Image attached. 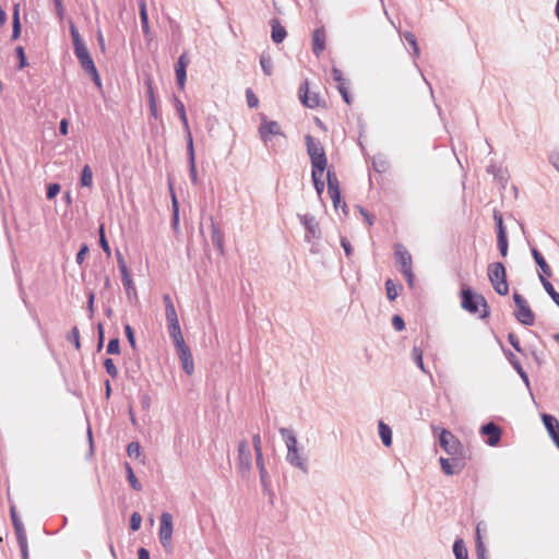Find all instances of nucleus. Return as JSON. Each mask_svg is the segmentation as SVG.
I'll return each instance as SVG.
<instances>
[{"label":"nucleus","instance_id":"nucleus-28","mask_svg":"<svg viewBox=\"0 0 559 559\" xmlns=\"http://www.w3.org/2000/svg\"><path fill=\"white\" fill-rule=\"evenodd\" d=\"M379 436L385 447H390L392 444V430L383 421H379Z\"/></svg>","mask_w":559,"mask_h":559},{"label":"nucleus","instance_id":"nucleus-62","mask_svg":"<svg viewBox=\"0 0 559 559\" xmlns=\"http://www.w3.org/2000/svg\"><path fill=\"white\" fill-rule=\"evenodd\" d=\"M252 445L254 449V453L262 452V441L259 432L254 433L252 437Z\"/></svg>","mask_w":559,"mask_h":559},{"label":"nucleus","instance_id":"nucleus-32","mask_svg":"<svg viewBox=\"0 0 559 559\" xmlns=\"http://www.w3.org/2000/svg\"><path fill=\"white\" fill-rule=\"evenodd\" d=\"M323 171L324 170H317V171H316V169L311 170L313 186H314V189L318 194H321L325 188L324 181L322 180Z\"/></svg>","mask_w":559,"mask_h":559},{"label":"nucleus","instance_id":"nucleus-29","mask_svg":"<svg viewBox=\"0 0 559 559\" xmlns=\"http://www.w3.org/2000/svg\"><path fill=\"white\" fill-rule=\"evenodd\" d=\"M539 281L552 301L559 307V293L555 290L552 284L544 275H539Z\"/></svg>","mask_w":559,"mask_h":559},{"label":"nucleus","instance_id":"nucleus-56","mask_svg":"<svg viewBox=\"0 0 559 559\" xmlns=\"http://www.w3.org/2000/svg\"><path fill=\"white\" fill-rule=\"evenodd\" d=\"M337 90H338L340 94L342 95L344 102L346 104H350L352 99H350V96L348 93V88L346 86V82L337 84Z\"/></svg>","mask_w":559,"mask_h":559},{"label":"nucleus","instance_id":"nucleus-60","mask_svg":"<svg viewBox=\"0 0 559 559\" xmlns=\"http://www.w3.org/2000/svg\"><path fill=\"white\" fill-rule=\"evenodd\" d=\"M508 341L510 343V345L518 352V353H522V348H521V345H520V340L519 337L513 334V333H509L508 335Z\"/></svg>","mask_w":559,"mask_h":559},{"label":"nucleus","instance_id":"nucleus-2","mask_svg":"<svg viewBox=\"0 0 559 559\" xmlns=\"http://www.w3.org/2000/svg\"><path fill=\"white\" fill-rule=\"evenodd\" d=\"M305 143L307 146V153L310 157L312 169L325 170L328 165V158L325 155L324 147L320 140L313 138L310 134L305 136Z\"/></svg>","mask_w":559,"mask_h":559},{"label":"nucleus","instance_id":"nucleus-13","mask_svg":"<svg viewBox=\"0 0 559 559\" xmlns=\"http://www.w3.org/2000/svg\"><path fill=\"white\" fill-rule=\"evenodd\" d=\"M439 462L442 472L448 476L459 474L465 467V456H452L451 459L440 457Z\"/></svg>","mask_w":559,"mask_h":559},{"label":"nucleus","instance_id":"nucleus-42","mask_svg":"<svg viewBox=\"0 0 559 559\" xmlns=\"http://www.w3.org/2000/svg\"><path fill=\"white\" fill-rule=\"evenodd\" d=\"M326 180H328V192L340 189L338 179L334 171H332L330 169L328 170Z\"/></svg>","mask_w":559,"mask_h":559},{"label":"nucleus","instance_id":"nucleus-9","mask_svg":"<svg viewBox=\"0 0 559 559\" xmlns=\"http://www.w3.org/2000/svg\"><path fill=\"white\" fill-rule=\"evenodd\" d=\"M513 300L515 304L514 316L519 322L524 325L531 326L535 322V316L531 310L526 299L519 293L513 294Z\"/></svg>","mask_w":559,"mask_h":559},{"label":"nucleus","instance_id":"nucleus-31","mask_svg":"<svg viewBox=\"0 0 559 559\" xmlns=\"http://www.w3.org/2000/svg\"><path fill=\"white\" fill-rule=\"evenodd\" d=\"M453 554L455 559H468L467 548L463 542V539L457 538L453 544Z\"/></svg>","mask_w":559,"mask_h":559},{"label":"nucleus","instance_id":"nucleus-41","mask_svg":"<svg viewBox=\"0 0 559 559\" xmlns=\"http://www.w3.org/2000/svg\"><path fill=\"white\" fill-rule=\"evenodd\" d=\"M260 66L265 75L270 76L273 70V62L270 56L262 55L260 57Z\"/></svg>","mask_w":559,"mask_h":559},{"label":"nucleus","instance_id":"nucleus-34","mask_svg":"<svg viewBox=\"0 0 559 559\" xmlns=\"http://www.w3.org/2000/svg\"><path fill=\"white\" fill-rule=\"evenodd\" d=\"M124 467H126L127 478H128V481L130 483V486L134 490L141 491L142 490V485L138 480V478L135 477L134 472H133L131 465L129 463H124Z\"/></svg>","mask_w":559,"mask_h":559},{"label":"nucleus","instance_id":"nucleus-54","mask_svg":"<svg viewBox=\"0 0 559 559\" xmlns=\"http://www.w3.org/2000/svg\"><path fill=\"white\" fill-rule=\"evenodd\" d=\"M60 192V185L59 183H50L47 187L46 197L48 200L53 199L58 193Z\"/></svg>","mask_w":559,"mask_h":559},{"label":"nucleus","instance_id":"nucleus-53","mask_svg":"<svg viewBox=\"0 0 559 559\" xmlns=\"http://www.w3.org/2000/svg\"><path fill=\"white\" fill-rule=\"evenodd\" d=\"M119 352H120L119 340L118 338L109 340L108 345H107V353L111 354V355H116V354H119Z\"/></svg>","mask_w":559,"mask_h":559},{"label":"nucleus","instance_id":"nucleus-25","mask_svg":"<svg viewBox=\"0 0 559 559\" xmlns=\"http://www.w3.org/2000/svg\"><path fill=\"white\" fill-rule=\"evenodd\" d=\"M170 338L174 342L175 348L186 345L183 335L181 333L180 324L167 325Z\"/></svg>","mask_w":559,"mask_h":559},{"label":"nucleus","instance_id":"nucleus-19","mask_svg":"<svg viewBox=\"0 0 559 559\" xmlns=\"http://www.w3.org/2000/svg\"><path fill=\"white\" fill-rule=\"evenodd\" d=\"M325 29L324 27H318L312 33V52L319 57L325 49Z\"/></svg>","mask_w":559,"mask_h":559},{"label":"nucleus","instance_id":"nucleus-8","mask_svg":"<svg viewBox=\"0 0 559 559\" xmlns=\"http://www.w3.org/2000/svg\"><path fill=\"white\" fill-rule=\"evenodd\" d=\"M237 469L243 478H246L252 469V455L247 439H242L238 443Z\"/></svg>","mask_w":559,"mask_h":559},{"label":"nucleus","instance_id":"nucleus-59","mask_svg":"<svg viewBox=\"0 0 559 559\" xmlns=\"http://www.w3.org/2000/svg\"><path fill=\"white\" fill-rule=\"evenodd\" d=\"M372 167L377 173H383L388 168V164L384 159H373Z\"/></svg>","mask_w":559,"mask_h":559},{"label":"nucleus","instance_id":"nucleus-10","mask_svg":"<svg viewBox=\"0 0 559 559\" xmlns=\"http://www.w3.org/2000/svg\"><path fill=\"white\" fill-rule=\"evenodd\" d=\"M160 525L158 532V538L166 551H170L171 546V537H173V515L168 512H163L160 515Z\"/></svg>","mask_w":559,"mask_h":559},{"label":"nucleus","instance_id":"nucleus-14","mask_svg":"<svg viewBox=\"0 0 559 559\" xmlns=\"http://www.w3.org/2000/svg\"><path fill=\"white\" fill-rule=\"evenodd\" d=\"M301 225L306 229L305 238L310 241L311 238H320V228L316 217L311 214L298 215Z\"/></svg>","mask_w":559,"mask_h":559},{"label":"nucleus","instance_id":"nucleus-64","mask_svg":"<svg viewBox=\"0 0 559 559\" xmlns=\"http://www.w3.org/2000/svg\"><path fill=\"white\" fill-rule=\"evenodd\" d=\"M548 160L559 171V152L550 153Z\"/></svg>","mask_w":559,"mask_h":559},{"label":"nucleus","instance_id":"nucleus-61","mask_svg":"<svg viewBox=\"0 0 559 559\" xmlns=\"http://www.w3.org/2000/svg\"><path fill=\"white\" fill-rule=\"evenodd\" d=\"M116 257H117V263H118V267H119L120 273L122 274V273L129 272L127 263H126V261H124V259H123V257H122L120 251L117 250Z\"/></svg>","mask_w":559,"mask_h":559},{"label":"nucleus","instance_id":"nucleus-27","mask_svg":"<svg viewBox=\"0 0 559 559\" xmlns=\"http://www.w3.org/2000/svg\"><path fill=\"white\" fill-rule=\"evenodd\" d=\"M542 420L549 436L559 432V421L555 416L543 414Z\"/></svg>","mask_w":559,"mask_h":559},{"label":"nucleus","instance_id":"nucleus-50","mask_svg":"<svg viewBox=\"0 0 559 559\" xmlns=\"http://www.w3.org/2000/svg\"><path fill=\"white\" fill-rule=\"evenodd\" d=\"M493 219H495L496 226H497V235H500L501 231H502L503 235H506L507 231H506V228L503 226V219H502L501 213L498 212V211H495L493 212Z\"/></svg>","mask_w":559,"mask_h":559},{"label":"nucleus","instance_id":"nucleus-63","mask_svg":"<svg viewBox=\"0 0 559 559\" xmlns=\"http://www.w3.org/2000/svg\"><path fill=\"white\" fill-rule=\"evenodd\" d=\"M88 252V247L86 245H82L81 249L76 253L75 261L78 264H82L84 262L85 255Z\"/></svg>","mask_w":559,"mask_h":559},{"label":"nucleus","instance_id":"nucleus-55","mask_svg":"<svg viewBox=\"0 0 559 559\" xmlns=\"http://www.w3.org/2000/svg\"><path fill=\"white\" fill-rule=\"evenodd\" d=\"M246 97H247V104L250 108H254L258 106V104H259L258 97L254 95V93L250 88H248L246 91Z\"/></svg>","mask_w":559,"mask_h":559},{"label":"nucleus","instance_id":"nucleus-44","mask_svg":"<svg viewBox=\"0 0 559 559\" xmlns=\"http://www.w3.org/2000/svg\"><path fill=\"white\" fill-rule=\"evenodd\" d=\"M165 312H166L167 325L179 324V320H178V316H177V311H176L175 307L168 306V308L165 309Z\"/></svg>","mask_w":559,"mask_h":559},{"label":"nucleus","instance_id":"nucleus-51","mask_svg":"<svg viewBox=\"0 0 559 559\" xmlns=\"http://www.w3.org/2000/svg\"><path fill=\"white\" fill-rule=\"evenodd\" d=\"M260 474V483H261V486L264 490V492H271V489H270V476H269V473L267 471H264V472H259Z\"/></svg>","mask_w":559,"mask_h":559},{"label":"nucleus","instance_id":"nucleus-58","mask_svg":"<svg viewBox=\"0 0 559 559\" xmlns=\"http://www.w3.org/2000/svg\"><path fill=\"white\" fill-rule=\"evenodd\" d=\"M392 325L396 331H403L405 329V322L399 314L393 316Z\"/></svg>","mask_w":559,"mask_h":559},{"label":"nucleus","instance_id":"nucleus-7","mask_svg":"<svg viewBox=\"0 0 559 559\" xmlns=\"http://www.w3.org/2000/svg\"><path fill=\"white\" fill-rule=\"evenodd\" d=\"M440 447L451 456H465L464 447L460 440L448 429L442 428L439 433Z\"/></svg>","mask_w":559,"mask_h":559},{"label":"nucleus","instance_id":"nucleus-40","mask_svg":"<svg viewBox=\"0 0 559 559\" xmlns=\"http://www.w3.org/2000/svg\"><path fill=\"white\" fill-rule=\"evenodd\" d=\"M497 245H498V249H499L500 254L503 258L507 257L508 248H509L507 234L503 235L502 231H501L500 235H497Z\"/></svg>","mask_w":559,"mask_h":559},{"label":"nucleus","instance_id":"nucleus-12","mask_svg":"<svg viewBox=\"0 0 559 559\" xmlns=\"http://www.w3.org/2000/svg\"><path fill=\"white\" fill-rule=\"evenodd\" d=\"M259 135L263 141L265 146H270L272 142V136L281 135L285 138V134L282 131V128L277 121L263 119L259 127Z\"/></svg>","mask_w":559,"mask_h":559},{"label":"nucleus","instance_id":"nucleus-23","mask_svg":"<svg viewBox=\"0 0 559 559\" xmlns=\"http://www.w3.org/2000/svg\"><path fill=\"white\" fill-rule=\"evenodd\" d=\"M175 107H176V110L178 112L179 119L182 122V126H183V129H185V132H186V139H187V142H188L189 141V136H192V134H191V131H190V127H189V122H188L185 105H183V103L180 99L175 98Z\"/></svg>","mask_w":559,"mask_h":559},{"label":"nucleus","instance_id":"nucleus-5","mask_svg":"<svg viewBox=\"0 0 559 559\" xmlns=\"http://www.w3.org/2000/svg\"><path fill=\"white\" fill-rule=\"evenodd\" d=\"M394 254L396 258V263L400 266L401 273L405 276L408 286L412 288L414 286V273L412 269L411 253L403 245L396 243L394 246Z\"/></svg>","mask_w":559,"mask_h":559},{"label":"nucleus","instance_id":"nucleus-21","mask_svg":"<svg viewBox=\"0 0 559 559\" xmlns=\"http://www.w3.org/2000/svg\"><path fill=\"white\" fill-rule=\"evenodd\" d=\"M211 240L212 243L217 248L219 253L224 254V234L219 229L217 223L211 217Z\"/></svg>","mask_w":559,"mask_h":559},{"label":"nucleus","instance_id":"nucleus-49","mask_svg":"<svg viewBox=\"0 0 559 559\" xmlns=\"http://www.w3.org/2000/svg\"><path fill=\"white\" fill-rule=\"evenodd\" d=\"M127 453L130 457H138L141 453V445L139 442H131L127 447Z\"/></svg>","mask_w":559,"mask_h":559},{"label":"nucleus","instance_id":"nucleus-33","mask_svg":"<svg viewBox=\"0 0 559 559\" xmlns=\"http://www.w3.org/2000/svg\"><path fill=\"white\" fill-rule=\"evenodd\" d=\"M80 185L91 188L93 186V171L88 165H85L81 173Z\"/></svg>","mask_w":559,"mask_h":559},{"label":"nucleus","instance_id":"nucleus-48","mask_svg":"<svg viewBox=\"0 0 559 559\" xmlns=\"http://www.w3.org/2000/svg\"><path fill=\"white\" fill-rule=\"evenodd\" d=\"M15 55L19 59V66H17V69H23L27 66V61H26V57H25V52H24V48L22 46H17L15 48Z\"/></svg>","mask_w":559,"mask_h":559},{"label":"nucleus","instance_id":"nucleus-36","mask_svg":"<svg viewBox=\"0 0 559 559\" xmlns=\"http://www.w3.org/2000/svg\"><path fill=\"white\" fill-rule=\"evenodd\" d=\"M70 34L72 37V43H73L74 49L85 45L76 26L74 25V23L72 21H70Z\"/></svg>","mask_w":559,"mask_h":559},{"label":"nucleus","instance_id":"nucleus-16","mask_svg":"<svg viewBox=\"0 0 559 559\" xmlns=\"http://www.w3.org/2000/svg\"><path fill=\"white\" fill-rule=\"evenodd\" d=\"M177 355L181 361V366L183 371L191 376L194 371L193 357L188 345H183L182 347L176 348Z\"/></svg>","mask_w":559,"mask_h":559},{"label":"nucleus","instance_id":"nucleus-38","mask_svg":"<svg viewBox=\"0 0 559 559\" xmlns=\"http://www.w3.org/2000/svg\"><path fill=\"white\" fill-rule=\"evenodd\" d=\"M510 362L513 366V368L518 371V373L520 374V377L522 378L524 383L528 386L530 385L528 376L524 371L521 364L519 362V360L515 358V356L513 354H511Z\"/></svg>","mask_w":559,"mask_h":559},{"label":"nucleus","instance_id":"nucleus-57","mask_svg":"<svg viewBox=\"0 0 559 559\" xmlns=\"http://www.w3.org/2000/svg\"><path fill=\"white\" fill-rule=\"evenodd\" d=\"M124 332H126V336L128 338V342L130 343L131 347L134 349L135 348L134 331H133V329L131 328L130 324H126L124 325Z\"/></svg>","mask_w":559,"mask_h":559},{"label":"nucleus","instance_id":"nucleus-26","mask_svg":"<svg viewBox=\"0 0 559 559\" xmlns=\"http://www.w3.org/2000/svg\"><path fill=\"white\" fill-rule=\"evenodd\" d=\"M121 280H122V284H123V287L126 289L128 299L130 301L132 299H136L138 294H136V289H135V286H134V283H133V280H132L130 273L129 272L122 273L121 274Z\"/></svg>","mask_w":559,"mask_h":559},{"label":"nucleus","instance_id":"nucleus-24","mask_svg":"<svg viewBox=\"0 0 559 559\" xmlns=\"http://www.w3.org/2000/svg\"><path fill=\"white\" fill-rule=\"evenodd\" d=\"M271 26H272V40L275 43V44H281L283 43V40L285 39L287 33H286V29L281 25V23L278 22L277 19H273L271 21Z\"/></svg>","mask_w":559,"mask_h":559},{"label":"nucleus","instance_id":"nucleus-6","mask_svg":"<svg viewBox=\"0 0 559 559\" xmlns=\"http://www.w3.org/2000/svg\"><path fill=\"white\" fill-rule=\"evenodd\" d=\"M74 55L78 58L82 69L92 78L94 83L100 87L102 81L86 45L75 48Z\"/></svg>","mask_w":559,"mask_h":559},{"label":"nucleus","instance_id":"nucleus-45","mask_svg":"<svg viewBox=\"0 0 559 559\" xmlns=\"http://www.w3.org/2000/svg\"><path fill=\"white\" fill-rule=\"evenodd\" d=\"M476 537H477V540H476V554H477V558L478 559H486V549H485V546L481 542V537L479 535V527H477L476 530Z\"/></svg>","mask_w":559,"mask_h":559},{"label":"nucleus","instance_id":"nucleus-37","mask_svg":"<svg viewBox=\"0 0 559 559\" xmlns=\"http://www.w3.org/2000/svg\"><path fill=\"white\" fill-rule=\"evenodd\" d=\"M412 357L416 366L423 371L427 372L424 360H423V350L418 346H414L412 349Z\"/></svg>","mask_w":559,"mask_h":559},{"label":"nucleus","instance_id":"nucleus-15","mask_svg":"<svg viewBox=\"0 0 559 559\" xmlns=\"http://www.w3.org/2000/svg\"><path fill=\"white\" fill-rule=\"evenodd\" d=\"M190 63V59L187 52L181 53L175 68L177 84L180 90L185 88L187 81V67Z\"/></svg>","mask_w":559,"mask_h":559},{"label":"nucleus","instance_id":"nucleus-47","mask_svg":"<svg viewBox=\"0 0 559 559\" xmlns=\"http://www.w3.org/2000/svg\"><path fill=\"white\" fill-rule=\"evenodd\" d=\"M104 366H105L107 373L111 378H116L118 376V369L115 366L114 360L111 358H106L104 361Z\"/></svg>","mask_w":559,"mask_h":559},{"label":"nucleus","instance_id":"nucleus-39","mask_svg":"<svg viewBox=\"0 0 559 559\" xmlns=\"http://www.w3.org/2000/svg\"><path fill=\"white\" fill-rule=\"evenodd\" d=\"M328 193L333 202L334 207L337 210L338 207L342 206L343 211L345 212L347 205L344 201H342L341 190L338 189V190L330 191Z\"/></svg>","mask_w":559,"mask_h":559},{"label":"nucleus","instance_id":"nucleus-52","mask_svg":"<svg viewBox=\"0 0 559 559\" xmlns=\"http://www.w3.org/2000/svg\"><path fill=\"white\" fill-rule=\"evenodd\" d=\"M141 523H142V516L140 515V513H138V512L132 513L131 518H130V528L132 531H138L141 526Z\"/></svg>","mask_w":559,"mask_h":559},{"label":"nucleus","instance_id":"nucleus-46","mask_svg":"<svg viewBox=\"0 0 559 559\" xmlns=\"http://www.w3.org/2000/svg\"><path fill=\"white\" fill-rule=\"evenodd\" d=\"M69 342H72L76 349H80L81 343H80V332L76 326H74L71 332L67 336Z\"/></svg>","mask_w":559,"mask_h":559},{"label":"nucleus","instance_id":"nucleus-11","mask_svg":"<svg viewBox=\"0 0 559 559\" xmlns=\"http://www.w3.org/2000/svg\"><path fill=\"white\" fill-rule=\"evenodd\" d=\"M11 520L16 535L17 544L21 550L22 559H28V545L24 525L12 507L10 510Z\"/></svg>","mask_w":559,"mask_h":559},{"label":"nucleus","instance_id":"nucleus-1","mask_svg":"<svg viewBox=\"0 0 559 559\" xmlns=\"http://www.w3.org/2000/svg\"><path fill=\"white\" fill-rule=\"evenodd\" d=\"M278 431L287 448L286 462L293 467L300 469L304 474H308V461L307 457L302 455L300 449L298 448V441L295 431L290 428L285 427L280 428Z\"/></svg>","mask_w":559,"mask_h":559},{"label":"nucleus","instance_id":"nucleus-30","mask_svg":"<svg viewBox=\"0 0 559 559\" xmlns=\"http://www.w3.org/2000/svg\"><path fill=\"white\" fill-rule=\"evenodd\" d=\"M140 20H141V26L144 35L150 34V24H148V16L146 11V3L144 0H140Z\"/></svg>","mask_w":559,"mask_h":559},{"label":"nucleus","instance_id":"nucleus-35","mask_svg":"<svg viewBox=\"0 0 559 559\" xmlns=\"http://www.w3.org/2000/svg\"><path fill=\"white\" fill-rule=\"evenodd\" d=\"M401 286H396L392 280L385 281L386 297L390 301H393L399 296V289Z\"/></svg>","mask_w":559,"mask_h":559},{"label":"nucleus","instance_id":"nucleus-20","mask_svg":"<svg viewBox=\"0 0 559 559\" xmlns=\"http://www.w3.org/2000/svg\"><path fill=\"white\" fill-rule=\"evenodd\" d=\"M187 153H188V163H189V176H190L191 182L195 186V185H198V174H197L195 153H194L192 136H189V141L187 144Z\"/></svg>","mask_w":559,"mask_h":559},{"label":"nucleus","instance_id":"nucleus-17","mask_svg":"<svg viewBox=\"0 0 559 559\" xmlns=\"http://www.w3.org/2000/svg\"><path fill=\"white\" fill-rule=\"evenodd\" d=\"M480 432L488 437L487 443L490 447H495L500 442L502 431L495 423H487L483 425Z\"/></svg>","mask_w":559,"mask_h":559},{"label":"nucleus","instance_id":"nucleus-4","mask_svg":"<svg viewBox=\"0 0 559 559\" xmlns=\"http://www.w3.org/2000/svg\"><path fill=\"white\" fill-rule=\"evenodd\" d=\"M488 278L495 292L501 296L509 294V285L507 282V271L501 262H493L487 269Z\"/></svg>","mask_w":559,"mask_h":559},{"label":"nucleus","instance_id":"nucleus-43","mask_svg":"<svg viewBox=\"0 0 559 559\" xmlns=\"http://www.w3.org/2000/svg\"><path fill=\"white\" fill-rule=\"evenodd\" d=\"M21 34V23L19 16V8H14L13 12V29H12V39H16Z\"/></svg>","mask_w":559,"mask_h":559},{"label":"nucleus","instance_id":"nucleus-22","mask_svg":"<svg viewBox=\"0 0 559 559\" xmlns=\"http://www.w3.org/2000/svg\"><path fill=\"white\" fill-rule=\"evenodd\" d=\"M532 255L534 258L535 263L540 269L542 273H539V275H544L546 278L550 277L552 275V272L543 254L536 248H532Z\"/></svg>","mask_w":559,"mask_h":559},{"label":"nucleus","instance_id":"nucleus-3","mask_svg":"<svg viewBox=\"0 0 559 559\" xmlns=\"http://www.w3.org/2000/svg\"><path fill=\"white\" fill-rule=\"evenodd\" d=\"M462 297V308L469 313H477L479 311V307L481 306L483 311L480 313V318H486L489 316V307L484 296L474 294L471 288H463L461 292Z\"/></svg>","mask_w":559,"mask_h":559},{"label":"nucleus","instance_id":"nucleus-18","mask_svg":"<svg viewBox=\"0 0 559 559\" xmlns=\"http://www.w3.org/2000/svg\"><path fill=\"white\" fill-rule=\"evenodd\" d=\"M298 93H299V98L305 106H307L309 108H316L320 105L319 95L316 93H313V94L309 93V87H308L307 81L300 85Z\"/></svg>","mask_w":559,"mask_h":559}]
</instances>
